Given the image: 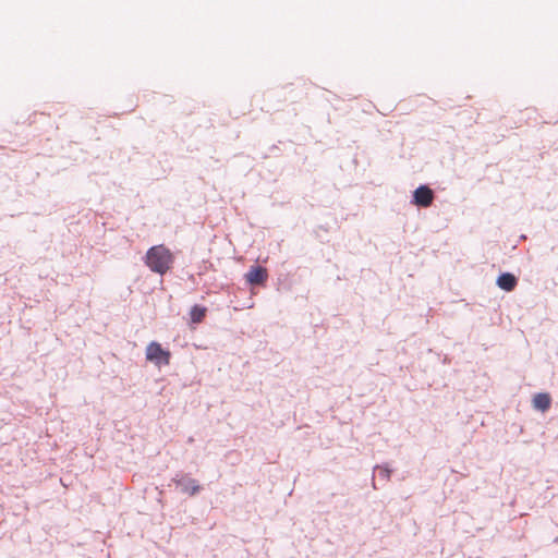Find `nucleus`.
<instances>
[{
  "label": "nucleus",
  "mask_w": 558,
  "mask_h": 558,
  "mask_svg": "<svg viewBox=\"0 0 558 558\" xmlns=\"http://www.w3.org/2000/svg\"><path fill=\"white\" fill-rule=\"evenodd\" d=\"M268 278L267 269L262 266H253L245 274V279L253 286H260L266 282Z\"/></svg>",
  "instance_id": "obj_3"
},
{
  "label": "nucleus",
  "mask_w": 558,
  "mask_h": 558,
  "mask_svg": "<svg viewBox=\"0 0 558 558\" xmlns=\"http://www.w3.org/2000/svg\"><path fill=\"white\" fill-rule=\"evenodd\" d=\"M146 360L154 363L156 366H167L170 364L171 353L168 350L162 349L161 344L151 341L146 347Z\"/></svg>",
  "instance_id": "obj_2"
},
{
  "label": "nucleus",
  "mask_w": 558,
  "mask_h": 558,
  "mask_svg": "<svg viewBox=\"0 0 558 558\" xmlns=\"http://www.w3.org/2000/svg\"><path fill=\"white\" fill-rule=\"evenodd\" d=\"M174 262V256L171 251L165 245H155L150 247L145 256L147 267L159 275H165Z\"/></svg>",
  "instance_id": "obj_1"
},
{
  "label": "nucleus",
  "mask_w": 558,
  "mask_h": 558,
  "mask_svg": "<svg viewBox=\"0 0 558 558\" xmlns=\"http://www.w3.org/2000/svg\"><path fill=\"white\" fill-rule=\"evenodd\" d=\"M207 313V308L204 306L195 305L190 312L191 322L193 324H199L203 322Z\"/></svg>",
  "instance_id": "obj_8"
},
{
  "label": "nucleus",
  "mask_w": 558,
  "mask_h": 558,
  "mask_svg": "<svg viewBox=\"0 0 558 558\" xmlns=\"http://www.w3.org/2000/svg\"><path fill=\"white\" fill-rule=\"evenodd\" d=\"M517 283V278L510 272L501 274L497 279L498 287L507 292L514 290Z\"/></svg>",
  "instance_id": "obj_6"
},
{
  "label": "nucleus",
  "mask_w": 558,
  "mask_h": 558,
  "mask_svg": "<svg viewBox=\"0 0 558 558\" xmlns=\"http://www.w3.org/2000/svg\"><path fill=\"white\" fill-rule=\"evenodd\" d=\"M532 403L534 409L545 412L550 408L551 398L545 392L537 393L534 396Z\"/></svg>",
  "instance_id": "obj_7"
},
{
  "label": "nucleus",
  "mask_w": 558,
  "mask_h": 558,
  "mask_svg": "<svg viewBox=\"0 0 558 558\" xmlns=\"http://www.w3.org/2000/svg\"><path fill=\"white\" fill-rule=\"evenodd\" d=\"M177 484L181 487V490L190 496L196 495L201 490V486L196 480L183 476Z\"/></svg>",
  "instance_id": "obj_5"
},
{
  "label": "nucleus",
  "mask_w": 558,
  "mask_h": 558,
  "mask_svg": "<svg viewBox=\"0 0 558 558\" xmlns=\"http://www.w3.org/2000/svg\"><path fill=\"white\" fill-rule=\"evenodd\" d=\"M433 199L434 193L426 185H422L414 191V203L418 206L428 207Z\"/></svg>",
  "instance_id": "obj_4"
}]
</instances>
